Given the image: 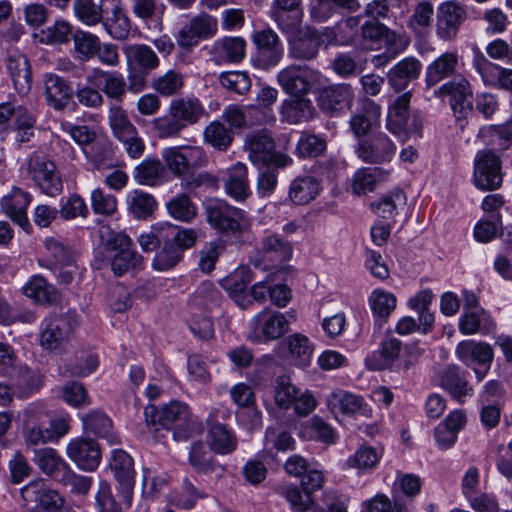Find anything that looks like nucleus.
Returning <instances> with one entry per match:
<instances>
[{"label": "nucleus", "mask_w": 512, "mask_h": 512, "mask_svg": "<svg viewBox=\"0 0 512 512\" xmlns=\"http://www.w3.org/2000/svg\"><path fill=\"white\" fill-rule=\"evenodd\" d=\"M160 240V250L153 260V267L159 271H166L180 262L186 249L195 245L197 232L194 229L166 223L164 234L160 236Z\"/></svg>", "instance_id": "obj_1"}, {"label": "nucleus", "mask_w": 512, "mask_h": 512, "mask_svg": "<svg viewBox=\"0 0 512 512\" xmlns=\"http://www.w3.org/2000/svg\"><path fill=\"white\" fill-rule=\"evenodd\" d=\"M107 236L101 234L107 259L111 270L116 276L143 268V257L132 249L131 239L123 233L106 231Z\"/></svg>", "instance_id": "obj_2"}, {"label": "nucleus", "mask_w": 512, "mask_h": 512, "mask_svg": "<svg viewBox=\"0 0 512 512\" xmlns=\"http://www.w3.org/2000/svg\"><path fill=\"white\" fill-rule=\"evenodd\" d=\"M204 209L207 223L220 235L238 237L248 228L245 211L224 200H210Z\"/></svg>", "instance_id": "obj_3"}, {"label": "nucleus", "mask_w": 512, "mask_h": 512, "mask_svg": "<svg viewBox=\"0 0 512 512\" xmlns=\"http://www.w3.org/2000/svg\"><path fill=\"white\" fill-rule=\"evenodd\" d=\"M27 173L43 194L50 197L61 194L63 190L62 178L55 163L46 154L33 153L27 162Z\"/></svg>", "instance_id": "obj_4"}, {"label": "nucleus", "mask_w": 512, "mask_h": 512, "mask_svg": "<svg viewBox=\"0 0 512 512\" xmlns=\"http://www.w3.org/2000/svg\"><path fill=\"white\" fill-rule=\"evenodd\" d=\"M245 146L248 149L250 161L257 166L273 165L286 168L290 166L293 159L282 152L275 150V143L270 134L266 131L252 133L246 137Z\"/></svg>", "instance_id": "obj_5"}, {"label": "nucleus", "mask_w": 512, "mask_h": 512, "mask_svg": "<svg viewBox=\"0 0 512 512\" xmlns=\"http://www.w3.org/2000/svg\"><path fill=\"white\" fill-rule=\"evenodd\" d=\"M161 156L169 171L178 178L192 174L194 169L208 162L205 151L198 146L168 147L163 149Z\"/></svg>", "instance_id": "obj_6"}, {"label": "nucleus", "mask_w": 512, "mask_h": 512, "mask_svg": "<svg viewBox=\"0 0 512 512\" xmlns=\"http://www.w3.org/2000/svg\"><path fill=\"white\" fill-rule=\"evenodd\" d=\"M76 325L77 321L72 314L56 315L46 318L42 322L41 327V346L49 351H65Z\"/></svg>", "instance_id": "obj_7"}, {"label": "nucleus", "mask_w": 512, "mask_h": 512, "mask_svg": "<svg viewBox=\"0 0 512 512\" xmlns=\"http://www.w3.org/2000/svg\"><path fill=\"white\" fill-rule=\"evenodd\" d=\"M289 330V321L285 314L264 308L250 322L248 338L256 343H265L282 337Z\"/></svg>", "instance_id": "obj_8"}, {"label": "nucleus", "mask_w": 512, "mask_h": 512, "mask_svg": "<svg viewBox=\"0 0 512 512\" xmlns=\"http://www.w3.org/2000/svg\"><path fill=\"white\" fill-rule=\"evenodd\" d=\"M433 96L444 99L449 97L451 109L457 120H464L472 111V89L469 81L462 75H457L434 89Z\"/></svg>", "instance_id": "obj_9"}, {"label": "nucleus", "mask_w": 512, "mask_h": 512, "mask_svg": "<svg viewBox=\"0 0 512 512\" xmlns=\"http://www.w3.org/2000/svg\"><path fill=\"white\" fill-rule=\"evenodd\" d=\"M503 182L502 161L492 150L479 151L474 160L473 183L482 191H493Z\"/></svg>", "instance_id": "obj_10"}, {"label": "nucleus", "mask_w": 512, "mask_h": 512, "mask_svg": "<svg viewBox=\"0 0 512 512\" xmlns=\"http://www.w3.org/2000/svg\"><path fill=\"white\" fill-rule=\"evenodd\" d=\"M396 152V145L385 133H377L360 139L355 146L357 157L368 164L390 162Z\"/></svg>", "instance_id": "obj_11"}, {"label": "nucleus", "mask_w": 512, "mask_h": 512, "mask_svg": "<svg viewBox=\"0 0 512 512\" xmlns=\"http://www.w3.org/2000/svg\"><path fill=\"white\" fill-rule=\"evenodd\" d=\"M21 496L27 508L35 510L42 508L51 512H60L64 498L53 489H49L43 480L30 482L21 489Z\"/></svg>", "instance_id": "obj_12"}, {"label": "nucleus", "mask_w": 512, "mask_h": 512, "mask_svg": "<svg viewBox=\"0 0 512 512\" xmlns=\"http://www.w3.org/2000/svg\"><path fill=\"white\" fill-rule=\"evenodd\" d=\"M253 42L257 48V61L261 68L276 66L283 57V45L277 33L266 28L254 32Z\"/></svg>", "instance_id": "obj_13"}, {"label": "nucleus", "mask_w": 512, "mask_h": 512, "mask_svg": "<svg viewBox=\"0 0 512 512\" xmlns=\"http://www.w3.org/2000/svg\"><path fill=\"white\" fill-rule=\"evenodd\" d=\"M109 466L119 484V491L123 497L124 504L130 506L135 484L133 459L124 450H114Z\"/></svg>", "instance_id": "obj_14"}, {"label": "nucleus", "mask_w": 512, "mask_h": 512, "mask_svg": "<svg viewBox=\"0 0 512 512\" xmlns=\"http://www.w3.org/2000/svg\"><path fill=\"white\" fill-rule=\"evenodd\" d=\"M466 10L456 2H444L437 10L436 34L444 41L454 40L463 22Z\"/></svg>", "instance_id": "obj_15"}, {"label": "nucleus", "mask_w": 512, "mask_h": 512, "mask_svg": "<svg viewBox=\"0 0 512 512\" xmlns=\"http://www.w3.org/2000/svg\"><path fill=\"white\" fill-rule=\"evenodd\" d=\"M354 90L348 83L331 84L319 91V106L325 113H341L351 108Z\"/></svg>", "instance_id": "obj_16"}, {"label": "nucleus", "mask_w": 512, "mask_h": 512, "mask_svg": "<svg viewBox=\"0 0 512 512\" xmlns=\"http://www.w3.org/2000/svg\"><path fill=\"white\" fill-rule=\"evenodd\" d=\"M32 201V195L19 187H12L11 191L1 199V210L15 224L24 231L29 232L32 227L27 217V208Z\"/></svg>", "instance_id": "obj_17"}, {"label": "nucleus", "mask_w": 512, "mask_h": 512, "mask_svg": "<svg viewBox=\"0 0 512 512\" xmlns=\"http://www.w3.org/2000/svg\"><path fill=\"white\" fill-rule=\"evenodd\" d=\"M189 408L179 401H172L164 405L160 410L154 405H148L144 409V417L148 426H160L165 429H173L180 421L188 417Z\"/></svg>", "instance_id": "obj_18"}, {"label": "nucleus", "mask_w": 512, "mask_h": 512, "mask_svg": "<svg viewBox=\"0 0 512 512\" xmlns=\"http://www.w3.org/2000/svg\"><path fill=\"white\" fill-rule=\"evenodd\" d=\"M288 44L289 57L300 61H311L317 57L323 39L316 29L306 27L298 31V35L289 37Z\"/></svg>", "instance_id": "obj_19"}, {"label": "nucleus", "mask_w": 512, "mask_h": 512, "mask_svg": "<svg viewBox=\"0 0 512 512\" xmlns=\"http://www.w3.org/2000/svg\"><path fill=\"white\" fill-rule=\"evenodd\" d=\"M68 457L85 471H94L101 460L99 444L90 438H75L67 446Z\"/></svg>", "instance_id": "obj_20"}, {"label": "nucleus", "mask_w": 512, "mask_h": 512, "mask_svg": "<svg viewBox=\"0 0 512 512\" xmlns=\"http://www.w3.org/2000/svg\"><path fill=\"white\" fill-rule=\"evenodd\" d=\"M252 280L251 269L240 266L222 279L220 285L241 309L246 310L252 306V300L247 293V286Z\"/></svg>", "instance_id": "obj_21"}, {"label": "nucleus", "mask_w": 512, "mask_h": 512, "mask_svg": "<svg viewBox=\"0 0 512 512\" xmlns=\"http://www.w3.org/2000/svg\"><path fill=\"white\" fill-rule=\"evenodd\" d=\"M91 82L98 85L103 96L121 103L126 95L127 82L122 73L118 71H105L100 68L90 70Z\"/></svg>", "instance_id": "obj_22"}, {"label": "nucleus", "mask_w": 512, "mask_h": 512, "mask_svg": "<svg viewBox=\"0 0 512 512\" xmlns=\"http://www.w3.org/2000/svg\"><path fill=\"white\" fill-rule=\"evenodd\" d=\"M43 84L47 104L57 111L66 109L74 95L71 84L54 73L44 74Z\"/></svg>", "instance_id": "obj_23"}, {"label": "nucleus", "mask_w": 512, "mask_h": 512, "mask_svg": "<svg viewBox=\"0 0 512 512\" xmlns=\"http://www.w3.org/2000/svg\"><path fill=\"white\" fill-rule=\"evenodd\" d=\"M246 41L242 37H223L209 50L211 60L218 64H237L245 57Z\"/></svg>", "instance_id": "obj_24"}, {"label": "nucleus", "mask_w": 512, "mask_h": 512, "mask_svg": "<svg viewBox=\"0 0 512 512\" xmlns=\"http://www.w3.org/2000/svg\"><path fill=\"white\" fill-rule=\"evenodd\" d=\"M459 56L456 52L446 51L427 65L425 84L428 89L436 87L441 81L456 77Z\"/></svg>", "instance_id": "obj_25"}, {"label": "nucleus", "mask_w": 512, "mask_h": 512, "mask_svg": "<svg viewBox=\"0 0 512 512\" xmlns=\"http://www.w3.org/2000/svg\"><path fill=\"white\" fill-rule=\"evenodd\" d=\"M208 438L210 449L221 455L232 453L237 447V438L226 425L218 423L214 413L207 418Z\"/></svg>", "instance_id": "obj_26"}, {"label": "nucleus", "mask_w": 512, "mask_h": 512, "mask_svg": "<svg viewBox=\"0 0 512 512\" xmlns=\"http://www.w3.org/2000/svg\"><path fill=\"white\" fill-rule=\"evenodd\" d=\"M421 69L422 64L417 58L406 57L388 71V84L396 92L404 91L412 81L418 79Z\"/></svg>", "instance_id": "obj_27"}, {"label": "nucleus", "mask_w": 512, "mask_h": 512, "mask_svg": "<svg viewBox=\"0 0 512 512\" xmlns=\"http://www.w3.org/2000/svg\"><path fill=\"white\" fill-rule=\"evenodd\" d=\"M310 71L300 65H290L277 75V81L282 89L292 96H303L311 89Z\"/></svg>", "instance_id": "obj_28"}, {"label": "nucleus", "mask_w": 512, "mask_h": 512, "mask_svg": "<svg viewBox=\"0 0 512 512\" xmlns=\"http://www.w3.org/2000/svg\"><path fill=\"white\" fill-rule=\"evenodd\" d=\"M466 424V415L462 410H454L434 429V439L441 450L454 446L458 433Z\"/></svg>", "instance_id": "obj_29"}, {"label": "nucleus", "mask_w": 512, "mask_h": 512, "mask_svg": "<svg viewBox=\"0 0 512 512\" xmlns=\"http://www.w3.org/2000/svg\"><path fill=\"white\" fill-rule=\"evenodd\" d=\"M123 52L127 60L128 69L140 70L144 73H150L160 65V59L155 51L145 44H127L123 47Z\"/></svg>", "instance_id": "obj_30"}, {"label": "nucleus", "mask_w": 512, "mask_h": 512, "mask_svg": "<svg viewBox=\"0 0 512 512\" xmlns=\"http://www.w3.org/2000/svg\"><path fill=\"white\" fill-rule=\"evenodd\" d=\"M439 385L459 402H464V398L471 395L472 392V387L466 380L465 373L461 372L456 365H448L441 371Z\"/></svg>", "instance_id": "obj_31"}, {"label": "nucleus", "mask_w": 512, "mask_h": 512, "mask_svg": "<svg viewBox=\"0 0 512 512\" xmlns=\"http://www.w3.org/2000/svg\"><path fill=\"white\" fill-rule=\"evenodd\" d=\"M224 189L227 195L238 202H243L250 196L248 169L245 164L238 162L227 170Z\"/></svg>", "instance_id": "obj_32"}, {"label": "nucleus", "mask_w": 512, "mask_h": 512, "mask_svg": "<svg viewBox=\"0 0 512 512\" xmlns=\"http://www.w3.org/2000/svg\"><path fill=\"white\" fill-rule=\"evenodd\" d=\"M7 69L16 91L20 95H27L32 86V73L28 58L20 53L9 55Z\"/></svg>", "instance_id": "obj_33"}, {"label": "nucleus", "mask_w": 512, "mask_h": 512, "mask_svg": "<svg viewBox=\"0 0 512 512\" xmlns=\"http://www.w3.org/2000/svg\"><path fill=\"white\" fill-rule=\"evenodd\" d=\"M35 464L46 475L59 482L65 477L69 465L50 447L34 449Z\"/></svg>", "instance_id": "obj_34"}, {"label": "nucleus", "mask_w": 512, "mask_h": 512, "mask_svg": "<svg viewBox=\"0 0 512 512\" xmlns=\"http://www.w3.org/2000/svg\"><path fill=\"white\" fill-rule=\"evenodd\" d=\"M328 409L333 414L352 415L357 412L365 413L364 399L356 394L344 390L331 392L327 397Z\"/></svg>", "instance_id": "obj_35"}, {"label": "nucleus", "mask_w": 512, "mask_h": 512, "mask_svg": "<svg viewBox=\"0 0 512 512\" xmlns=\"http://www.w3.org/2000/svg\"><path fill=\"white\" fill-rule=\"evenodd\" d=\"M316 109L312 101L303 96L285 100L281 106V116L289 124H298L309 121L314 117Z\"/></svg>", "instance_id": "obj_36"}, {"label": "nucleus", "mask_w": 512, "mask_h": 512, "mask_svg": "<svg viewBox=\"0 0 512 512\" xmlns=\"http://www.w3.org/2000/svg\"><path fill=\"white\" fill-rule=\"evenodd\" d=\"M83 428L86 433L106 439L109 443L116 441L112 420L102 411L93 410L81 415Z\"/></svg>", "instance_id": "obj_37"}, {"label": "nucleus", "mask_w": 512, "mask_h": 512, "mask_svg": "<svg viewBox=\"0 0 512 512\" xmlns=\"http://www.w3.org/2000/svg\"><path fill=\"white\" fill-rule=\"evenodd\" d=\"M411 92H405L398 96L389 107L387 117V129L394 135H401L407 128Z\"/></svg>", "instance_id": "obj_38"}, {"label": "nucleus", "mask_w": 512, "mask_h": 512, "mask_svg": "<svg viewBox=\"0 0 512 512\" xmlns=\"http://www.w3.org/2000/svg\"><path fill=\"white\" fill-rule=\"evenodd\" d=\"M495 326L490 314L484 309L466 311L459 319V330L465 335L489 333Z\"/></svg>", "instance_id": "obj_39"}, {"label": "nucleus", "mask_w": 512, "mask_h": 512, "mask_svg": "<svg viewBox=\"0 0 512 512\" xmlns=\"http://www.w3.org/2000/svg\"><path fill=\"white\" fill-rule=\"evenodd\" d=\"M27 297L40 304H54L59 300V292L40 275H34L22 287Z\"/></svg>", "instance_id": "obj_40"}, {"label": "nucleus", "mask_w": 512, "mask_h": 512, "mask_svg": "<svg viewBox=\"0 0 512 512\" xmlns=\"http://www.w3.org/2000/svg\"><path fill=\"white\" fill-rule=\"evenodd\" d=\"M169 112L172 113L186 128L197 123L204 109L197 98H178L171 101Z\"/></svg>", "instance_id": "obj_41"}, {"label": "nucleus", "mask_w": 512, "mask_h": 512, "mask_svg": "<svg viewBox=\"0 0 512 512\" xmlns=\"http://www.w3.org/2000/svg\"><path fill=\"white\" fill-rule=\"evenodd\" d=\"M320 184L311 175L295 178L289 187V199L296 205H306L318 195Z\"/></svg>", "instance_id": "obj_42"}, {"label": "nucleus", "mask_w": 512, "mask_h": 512, "mask_svg": "<svg viewBox=\"0 0 512 512\" xmlns=\"http://www.w3.org/2000/svg\"><path fill=\"white\" fill-rule=\"evenodd\" d=\"M382 454V449L363 445L345 460L343 467L357 469L361 474L369 473L376 468Z\"/></svg>", "instance_id": "obj_43"}, {"label": "nucleus", "mask_w": 512, "mask_h": 512, "mask_svg": "<svg viewBox=\"0 0 512 512\" xmlns=\"http://www.w3.org/2000/svg\"><path fill=\"white\" fill-rule=\"evenodd\" d=\"M204 142L218 151H226L234 140V131L221 121H212L203 131Z\"/></svg>", "instance_id": "obj_44"}, {"label": "nucleus", "mask_w": 512, "mask_h": 512, "mask_svg": "<svg viewBox=\"0 0 512 512\" xmlns=\"http://www.w3.org/2000/svg\"><path fill=\"white\" fill-rule=\"evenodd\" d=\"M269 13L271 19L284 34L294 35L301 30L302 8H270Z\"/></svg>", "instance_id": "obj_45"}, {"label": "nucleus", "mask_w": 512, "mask_h": 512, "mask_svg": "<svg viewBox=\"0 0 512 512\" xmlns=\"http://www.w3.org/2000/svg\"><path fill=\"white\" fill-rule=\"evenodd\" d=\"M389 175L388 170L380 167L359 169L353 179L352 189L357 195L371 192L378 181H384Z\"/></svg>", "instance_id": "obj_46"}, {"label": "nucleus", "mask_w": 512, "mask_h": 512, "mask_svg": "<svg viewBox=\"0 0 512 512\" xmlns=\"http://www.w3.org/2000/svg\"><path fill=\"white\" fill-rule=\"evenodd\" d=\"M129 212L137 219H147L157 207V201L152 194L134 190L127 195Z\"/></svg>", "instance_id": "obj_47"}, {"label": "nucleus", "mask_w": 512, "mask_h": 512, "mask_svg": "<svg viewBox=\"0 0 512 512\" xmlns=\"http://www.w3.org/2000/svg\"><path fill=\"white\" fill-rule=\"evenodd\" d=\"M406 194L402 189H395L382 196L378 202L371 203L373 212L383 218L391 219L397 214V209L406 205Z\"/></svg>", "instance_id": "obj_48"}, {"label": "nucleus", "mask_w": 512, "mask_h": 512, "mask_svg": "<svg viewBox=\"0 0 512 512\" xmlns=\"http://www.w3.org/2000/svg\"><path fill=\"white\" fill-rule=\"evenodd\" d=\"M168 214L175 220L190 223L197 215V207L186 193L179 194L166 203Z\"/></svg>", "instance_id": "obj_49"}, {"label": "nucleus", "mask_w": 512, "mask_h": 512, "mask_svg": "<svg viewBox=\"0 0 512 512\" xmlns=\"http://www.w3.org/2000/svg\"><path fill=\"white\" fill-rule=\"evenodd\" d=\"M72 39L77 59L82 62H88L96 56L100 45V39L98 36L90 32L76 30L72 35Z\"/></svg>", "instance_id": "obj_50"}, {"label": "nucleus", "mask_w": 512, "mask_h": 512, "mask_svg": "<svg viewBox=\"0 0 512 512\" xmlns=\"http://www.w3.org/2000/svg\"><path fill=\"white\" fill-rule=\"evenodd\" d=\"M101 23L113 39L125 40L130 35L131 25L129 18L117 5L112 9L111 16L103 17Z\"/></svg>", "instance_id": "obj_51"}, {"label": "nucleus", "mask_w": 512, "mask_h": 512, "mask_svg": "<svg viewBox=\"0 0 512 512\" xmlns=\"http://www.w3.org/2000/svg\"><path fill=\"white\" fill-rule=\"evenodd\" d=\"M108 125L116 139L137 130L136 126L131 122L127 111L118 104H112L109 108Z\"/></svg>", "instance_id": "obj_52"}, {"label": "nucleus", "mask_w": 512, "mask_h": 512, "mask_svg": "<svg viewBox=\"0 0 512 512\" xmlns=\"http://www.w3.org/2000/svg\"><path fill=\"white\" fill-rule=\"evenodd\" d=\"M85 153L93 166L98 170L113 166L114 151L112 143L106 139H95L89 151H85Z\"/></svg>", "instance_id": "obj_53"}, {"label": "nucleus", "mask_w": 512, "mask_h": 512, "mask_svg": "<svg viewBox=\"0 0 512 512\" xmlns=\"http://www.w3.org/2000/svg\"><path fill=\"white\" fill-rule=\"evenodd\" d=\"M288 351L296 364L302 367L309 365L313 347L309 339L300 333L293 334L286 339Z\"/></svg>", "instance_id": "obj_54"}, {"label": "nucleus", "mask_w": 512, "mask_h": 512, "mask_svg": "<svg viewBox=\"0 0 512 512\" xmlns=\"http://www.w3.org/2000/svg\"><path fill=\"white\" fill-rule=\"evenodd\" d=\"M262 252L265 258L276 261H287L292 254L291 244L278 235H269L262 241Z\"/></svg>", "instance_id": "obj_55"}, {"label": "nucleus", "mask_w": 512, "mask_h": 512, "mask_svg": "<svg viewBox=\"0 0 512 512\" xmlns=\"http://www.w3.org/2000/svg\"><path fill=\"white\" fill-rule=\"evenodd\" d=\"M165 168L158 159H145L136 166L135 180L142 185L154 186L164 174Z\"/></svg>", "instance_id": "obj_56"}, {"label": "nucleus", "mask_w": 512, "mask_h": 512, "mask_svg": "<svg viewBox=\"0 0 512 512\" xmlns=\"http://www.w3.org/2000/svg\"><path fill=\"white\" fill-rule=\"evenodd\" d=\"M326 148L325 137L304 132L298 140L296 152L300 158H315L322 155Z\"/></svg>", "instance_id": "obj_57"}, {"label": "nucleus", "mask_w": 512, "mask_h": 512, "mask_svg": "<svg viewBox=\"0 0 512 512\" xmlns=\"http://www.w3.org/2000/svg\"><path fill=\"white\" fill-rule=\"evenodd\" d=\"M152 87L162 96L179 94L184 87V76L176 70H168L153 80Z\"/></svg>", "instance_id": "obj_58"}, {"label": "nucleus", "mask_w": 512, "mask_h": 512, "mask_svg": "<svg viewBox=\"0 0 512 512\" xmlns=\"http://www.w3.org/2000/svg\"><path fill=\"white\" fill-rule=\"evenodd\" d=\"M303 437L316 439L324 443H333L335 441L334 429L319 416H313L303 426L301 430Z\"/></svg>", "instance_id": "obj_59"}, {"label": "nucleus", "mask_w": 512, "mask_h": 512, "mask_svg": "<svg viewBox=\"0 0 512 512\" xmlns=\"http://www.w3.org/2000/svg\"><path fill=\"white\" fill-rule=\"evenodd\" d=\"M433 15V5L430 2L422 1L415 6L407 25L416 34L421 35L431 26Z\"/></svg>", "instance_id": "obj_60"}, {"label": "nucleus", "mask_w": 512, "mask_h": 512, "mask_svg": "<svg viewBox=\"0 0 512 512\" xmlns=\"http://www.w3.org/2000/svg\"><path fill=\"white\" fill-rule=\"evenodd\" d=\"M73 9L76 17L88 26H94L103 20V9L94 0H75Z\"/></svg>", "instance_id": "obj_61"}, {"label": "nucleus", "mask_w": 512, "mask_h": 512, "mask_svg": "<svg viewBox=\"0 0 512 512\" xmlns=\"http://www.w3.org/2000/svg\"><path fill=\"white\" fill-rule=\"evenodd\" d=\"M257 168L256 191L260 198H267L274 193L277 187L278 170L281 168L273 165L257 166Z\"/></svg>", "instance_id": "obj_62"}, {"label": "nucleus", "mask_w": 512, "mask_h": 512, "mask_svg": "<svg viewBox=\"0 0 512 512\" xmlns=\"http://www.w3.org/2000/svg\"><path fill=\"white\" fill-rule=\"evenodd\" d=\"M374 316L386 320L396 307V297L381 289L374 290L369 297Z\"/></svg>", "instance_id": "obj_63"}, {"label": "nucleus", "mask_w": 512, "mask_h": 512, "mask_svg": "<svg viewBox=\"0 0 512 512\" xmlns=\"http://www.w3.org/2000/svg\"><path fill=\"white\" fill-rule=\"evenodd\" d=\"M330 67L335 74L344 79L357 76L362 71L356 57L350 52L338 53L331 61Z\"/></svg>", "instance_id": "obj_64"}]
</instances>
